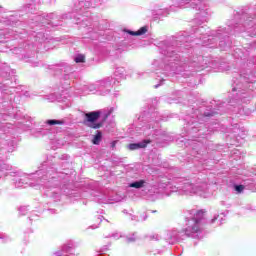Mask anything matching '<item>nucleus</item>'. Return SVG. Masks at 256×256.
I'll use <instances>...</instances> for the list:
<instances>
[{"label": "nucleus", "mask_w": 256, "mask_h": 256, "mask_svg": "<svg viewBox=\"0 0 256 256\" xmlns=\"http://www.w3.org/2000/svg\"><path fill=\"white\" fill-rule=\"evenodd\" d=\"M101 117V111H92L84 113L83 124L90 129H101L103 127V122H97Z\"/></svg>", "instance_id": "obj_1"}, {"label": "nucleus", "mask_w": 256, "mask_h": 256, "mask_svg": "<svg viewBox=\"0 0 256 256\" xmlns=\"http://www.w3.org/2000/svg\"><path fill=\"white\" fill-rule=\"evenodd\" d=\"M199 223L200 222L192 218V221H188L187 227L184 229V233H186L188 237L195 233H199V231H201V227L199 226Z\"/></svg>", "instance_id": "obj_2"}, {"label": "nucleus", "mask_w": 256, "mask_h": 256, "mask_svg": "<svg viewBox=\"0 0 256 256\" xmlns=\"http://www.w3.org/2000/svg\"><path fill=\"white\" fill-rule=\"evenodd\" d=\"M151 144V140L149 139H146V140H143L142 142L140 143H132V144H129L128 145V149L130 151H135L137 149H145V147H147V145Z\"/></svg>", "instance_id": "obj_3"}, {"label": "nucleus", "mask_w": 256, "mask_h": 256, "mask_svg": "<svg viewBox=\"0 0 256 256\" xmlns=\"http://www.w3.org/2000/svg\"><path fill=\"white\" fill-rule=\"evenodd\" d=\"M192 219H194V221H197L198 223H201V221L205 219V210H198L194 214V217Z\"/></svg>", "instance_id": "obj_4"}, {"label": "nucleus", "mask_w": 256, "mask_h": 256, "mask_svg": "<svg viewBox=\"0 0 256 256\" xmlns=\"http://www.w3.org/2000/svg\"><path fill=\"white\" fill-rule=\"evenodd\" d=\"M102 139H103V133L101 131H97L96 135H94L92 139L93 145H99Z\"/></svg>", "instance_id": "obj_5"}, {"label": "nucleus", "mask_w": 256, "mask_h": 256, "mask_svg": "<svg viewBox=\"0 0 256 256\" xmlns=\"http://www.w3.org/2000/svg\"><path fill=\"white\" fill-rule=\"evenodd\" d=\"M145 33H147V27H141L138 31L133 32V31H129L130 35H134L136 37H139L140 35H145Z\"/></svg>", "instance_id": "obj_6"}, {"label": "nucleus", "mask_w": 256, "mask_h": 256, "mask_svg": "<svg viewBox=\"0 0 256 256\" xmlns=\"http://www.w3.org/2000/svg\"><path fill=\"white\" fill-rule=\"evenodd\" d=\"M143 185H145V181L144 180H140V181H136L130 184V187L134 188V189H141V187H143Z\"/></svg>", "instance_id": "obj_7"}, {"label": "nucleus", "mask_w": 256, "mask_h": 256, "mask_svg": "<svg viewBox=\"0 0 256 256\" xmlns=\"http://www.w3.org/2000/svg\"><path fill=\"white\" fill-rule=\"evenodd\" d=\"M75 63H85V55L83 54H78L75 59Z\"/></svg>", "instance_id": "obj_8"}, {"label": "nucleus", "mask_w": 256, "mask_h": 256, "mask_svg": "<svg viewBox=\"0 0 256 256\" xmlns=\"http://www.w3.org/2000/svg\"><path fill=\"white\" fill-rule=\"evenodd\" d=\"M47 125H63V121H61V120H48Z\"/></svg>", "instance_id": "obj_9"}, {"label": "nucleus", "mask_w": 256, "mask_h": 256, "mask_svg": "<svg viewBox=\"0 0 256 256\" xmlns=\"http://www.w3.org/2000/svg\"><path fill=\"white\" fill-rule=\"evenodd\" d=\"M244 189H245L244 185H236L235 186V191H237V193H243Z\"/></svg>", "instance_id": "obj_10"}, {"label": "nucleus", "mask_w": 256, "mask_h": 256, "mask_svg": "<svg viewBox=\"0 0 256 256\" xmlns=\"http://www.w3.org/2000/svg\"><path fill=\"white\" fill-rule=\"evenodd\" d=\"M205 115V117H211V116H213V114H204Z\"/></svg>", "instance_id": "obj_11"}]
</instances>
